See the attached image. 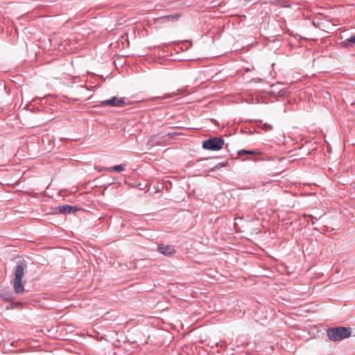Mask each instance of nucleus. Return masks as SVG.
<instances>
[{
	"instance_id": "1",
	"label": "nucleus",
	"mask_w": 355,
	"mask_h": 355,
	"mask_svg": "<svg viewBox=\"0 0 355 355\" xmlns=\"http://www.w3.org/2000/svg\"><path fill=\"white\" fill-rule=\"evenodd\" d=\"M351 333L350 328L339 327L329 329L327 331V336L332 341H338L349 338Z\"/></svg>"
},
{
	"instance_id": "2",
	"label": "nucleus",
	"mask_w": 355,
	"mask_h": 355,
	"mask_svg": "<svg viewBox=\"0 0 355 355\" xmlns=\"http://www.w3.org/2000/svg\"><path fill=\"white\" fill-rule=\"evenodd\" d=\"M24 273V266L22 265H17L15 269V280L13 284V288L16 293H22L24 291V286L21 282Z\"/></svg>"
},
{
	"instance_id": "3",
	"label": "nucleus",
	"mask_w": 355,
	"mask_h": 355,
	"mask_svg": "<svg viewBox=\"0 0 355 355\" xmlns=\"http://www.w3.org/2000/svg\"><path fill=\"white\" fill-rule=\"evenodd\" d=\"M224 141L220 137H212L202 142V148L209 150H219L223 148Z\"/></svg>"
},
{
	"instance_id": "4",
	"label": "nucleus",
	"mask_w": 355,
	"mask_h": 355,
	"mask_svg": "<svg viewBox=\"0 0 355 355\" xmlns=\"http://www.w3.org/2000/svg\"><path fill=\"white\" fill-rule=\"evenodd\" d=\"M101 104L103 106L121 107L125 104V98L114 96L110 99L101 101Z\"/></svg>"
},
{
	"instance_id": "5",
	"label": "nucleus",
	"mask_w": 355,
	"mask_h": 355,
	"mask_svg": "<svg viewBox=\"0 0 355 355\" xmlns=\"http://www.w3.org/2000/svg\"><path fill=\"white\" fill-rule=\"evenodd\" d=\"M158 251L162 254L170 256L175 252V249L172 245H159L158 247Z\"/></svg>"
},
{
	"instance_id": "6",
	"label": "nucleus",
	"mask_w": 355,
	"mask_h": 355,
	"mask_svg": "<svg viewBox=\"0 0 355 355\" xmlns=\"http://www.w3.org/2000/svg\"><path fill=\"white\" fill-rule=\"evenodd\" d=\"M77 207L71 205H62L59 207V211L61 214H71L77 211Z\"/></svg>"
},
{
	"instance_id": "7",
	"label": "nucleus",
	"mask_w": 355,
	"mask_h": 355,
	"mask_svg": "<svg viewBox=\"0 0 355 355\" xmlns=\"http://www.w3.org/2000/svg\"><path fill=\"white\" fill-rule=\"evenodd\" d=\"M0 296L5 301H12L13 300L12 294L10 291L6 290H1L0 291Z\"/></svg>"
},
{
	"instance_id": "8",
	"label": "nucleus",
	"mask_w": 355,
	"mask_h": 355,
	"mask_svg": "<svg viewBox=\"0 0 355 355\" xmlns=\"http://www.w3.org/2000/svg\"><path fill=\"white\" fill-rule=\"evenodd\" d=\"M103 170L107 171H116V172H121L124 170V167L123 165L119 164V165H116L114 166H112V167H109V168H105Z\"/></svg>"
},
{
	"instance_id": "9",
	"label": "nucleus",
	"mask_w": 355,
	"mask_h": 355,
	"mask_svg": "<svg viewBox=\"0 0 355 355\" xmlns=\"http://www.w3.org/2000/svg\"><path fill=\"white\" fill-rule=\"evenodd\" d=\"M238 154L239 155H254L258 154V153L257 151H254V150H239L238 152Z\"/></svg>"
},
{
	"instance_id": "10",
	"label": "nucleus",
	"mask_w": 355,
	"mask_h": 355,
	"mask_svg": "<svg viewBox=\"0 0 355 355\" xmlns=\"http://www.w3.org/2000/svg\"><path fill=\"white\" fill-rule=\"evenodd\" d=\"M179 17H180L179 14L170 15H166V16L164 17V18H165L168 20H171V21L177 20Z\"/></svg>"
},
{
	"instance_id": "11",
	"label": "nucleus",
	"mask_w": 355,
	"mask_h": 355,
	"mask_svg": "<svg viewBox=\"0 0 355 355\" xmlns=\"http://www.w3.org/2000/svg\"><path fill=\"white\" fill-rule=\"evenodd\" d=\"M180 90H177V92H173V93H171V94H168L165 96H164L163 97H156V98H162V99H165V98H171V97H173L177 94H178L180 93Z\"/></svg>"
},
{
	"instance_id": "12",
	"label": "nucleus",
	"mask_w": 355,
	"mask_h": 355,
	"mask_svg": "<svg viewBox=\"0 0 355 355\" xmlns=\"http://www.w3.org/2000/svg\"><path fill=\"white\" fill-rule=\"evenodd\" d=\"M227 165V163H219L218 164H216V166H214L211 169V171H213L214 170H217V169H220L224 166H225Z\"/></svg>"
},
{
	"instance_id": "13",
	"label": "nucleus",
	"mask_w": 355,
	"mask_h": 355,
	"mask_svg": "<svg viewBox=\"0 0 355 355\" xmlns=\"http://www.w3.org/2000/svg\"><path fill=\"white\" fill-rule=\"evenodd\" d=\"M345 43H352L353 44H355V34L352 35L349 38L346 39Z\"/></svg>"
},
{
	"instance_id": "14",
	"label": "nucleus",
	"mask_w": 355,
	"mask_h": 355,
	"mask_svg": "<svg viewBox=\"0 0 355 355\" xmlns=\"http://www.w3.org/2000/svg\"><path fill=\"white\" fill-rule=\"evenodd\" d=\"M263 128L266 130H271L272 129V127L271 125L264 123Z\"/></svg>"
},
{
	"instance_id": "15",
	"label": "nucleus",
	"mask_w": 355,
	"mask_h": 355,
	"mask_svg": "<svg viewBox=\"0 0 355 355\" xmlns=\"http://www.w3.org/2000/svg\"><path fill=\"white\" fill-rule=\"evenodd\" d=\"M278 96H284L286 94V91L285 90H280L279 92H277V94Z\"/></svg>"
},
{
	"instance_id": "16",
	"label": "nucleus",
	"mask_w": 355,
	"mask_h": 355,
	"mask_svg": "<svg viewBox=\"0 0 355 355\" xmlns=\"http://www.w3.org/2000/svg\"><path fill=\"white\" fill-rule=\"evenodd\" d=\"M345 41H343V42L341 43V45H342L343 47H347L349 43H345Z\"/></svg>"
}]
</instances>
